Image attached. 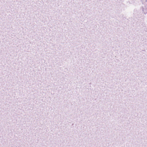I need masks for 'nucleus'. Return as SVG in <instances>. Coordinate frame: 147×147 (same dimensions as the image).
I'll use <instances>...</instances> for the list:
<instances>
[{"mask_svg": "<svg viewBox=\"0 0 147 147\" xmlns=\"http://www.w3.org/2000/svg\"><path fill=\"white\" fill-rule=\"evenodd\" d=\"M143 10L144 14H146V13H147V7H146L145 9H143Z\"/></svg>", "mask_w": 147, "mask_h": 147, "instance_id": "obj_1", "label": "nucleus"}]
</instances>
